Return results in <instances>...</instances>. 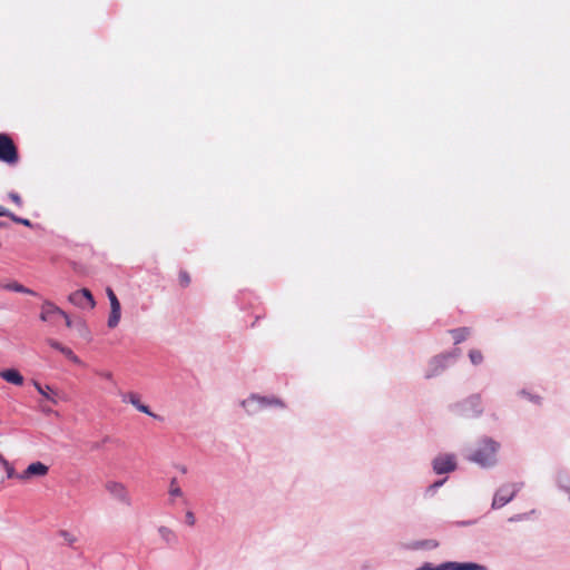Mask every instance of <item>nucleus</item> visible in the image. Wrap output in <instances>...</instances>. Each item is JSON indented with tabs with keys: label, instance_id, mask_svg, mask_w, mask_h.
<instances>
[{
	"label": "nucleus",
	"instance_id": "nucleus-33",
	"mask_svg": "<svg viewBox=\"0 0 570 570\" xmlns=\"http://www.w3.org/2000/svg\"><path fill=\"white\" fill-rule=\"evenodd\" d=\"M19 224L28 226V227L31 226V222L29 219H26V218H21V220H19Z\"/></svg>",
	"mask_w": 570,
	"mask_h": 570
},
{
	"label": "nucleus",
	"instance_id": "nucleus-19",
	"mask_svg": "<svg viewBox=\"0 0 570 570\" xmlns=\"http://www.w3.org/2000/svg\"><path fill=\"white\" fill-rule=\"evenodd\" d=\"M60 353H62L67 358H69L71 362L79 364L80 360L79 357L72 352L71 348L63 346L60 348Z\"/></svg>",
	"mask_w": 570,
	"mask_h": 570
},
{
	"label": "nucleus",
	"instance_id": "nucleus-21",
	"mask_svg": "<svg viewBox=\"0 0 570 570\" xmlns=\"http://www.w3.org/2000/svg\"><path fill=\"white\" fill-rule=\"evenodd\" d=\"M468 403H470L472 406L476 407L475 413L480 414L482 412L481 410V397L479 395H473L468 400Z\"/></svg>",
	"mask_w": 570,
	"mask_h": 570
},
{
	"label": "nucleus",
	"instance_id": "nucleus-22",
	"mask_svg": "<svg viewBox=\"0 0 570 570\" xmlns=\"http://www.w3.org/2000/svg\"><path fill=\"white\" fill-rule=\"evenodd\" d=\"M159 533L167 541H170V540L175 539V533L170 529H168L166 527H161L159 529Z\"/></svg>",
	"mask_w": 570,
	"mask_h": 570
},
{
	"label": "nucleus",
	"instance_id": "nucleus-17",
	"mask_svg": "<svg viewBox=\"0 0 570 570\" xmlns=\"http://www.w3.org/2000/svg\"><path fill=\"white\" fill-rule=\"evenodd\" d=\"M469 357H470V361L472 362V364H474V365H479L483 361V355L480 350H471L469 352Z\"/></svg>",
	"mask_w": 570,
	"mask_h": 570
},
{
	"label": "nucleus",
	"instance_id": "nucleus-15",
	"mask_svg": "<svg viewBox=\"0 0 570 570\" xmlns=\"http://www.w3.org/2000/svg\"><path fill=\"white\" fill-rule=\"evenodd\" d=\"M2 287L4 289L17 292V293H23V294H28V295H36V293L32 289L24 287L22 284H20L18 282H11L9 284L3 285Z\"/></svg>",
	"mask_w": 570,
	"mask_h": 570
},
{
	"label": "nucleus",
	"instance_id": "nucleus-30",
	"mask_svg": "<svg viewBox=\"0 0 570 570\" xmlns=\"http://www.w3.org/2000/svg\"><path fill=\"white\" fill-rule=\"evenodd\" d=\"M99 375H100L102 379H105V380H112V374H111V372H108V371H106V372H100V373H99Z\"/></svg>",
	"mask_w": 570,
	"mask_h": 570
},
{
	"label": "nucleus",
	"instance_id": "nucleus-3",
	"mask_svg": "<svg viewBox=\"0 0 570 570\" xmlns=\"http://www.w3.org/2000/svg\"><path fill=\"white\" fill-rule=\"evenodd\" d=\"M68 301L80 308H89L92 309L96 305L95 298L91 292L87 288H82L76 292H72L68 296Z\"/></svg>",
	"mask_w": 570,
	"mask_h": 570
},
{
	"label": "nucleus",
	"instance_id": "nucleus-4",
	"mask_svg": "<svg viewBox=\"0 0 570 570\" xmlns=\"http://www.w3.org/2000/svg\"><path fill=\"white\" fill-rule=\"evenodd\" d=\"M105 489L114 499L126 505L130 504V495L124 483L117 481H108L105 484Z\"/></svg>",
	"mask_w": 570,
	"mask_h": 570
},
{
	"label": "nucleus",
	"instance_id": "nucleus-11",
	"mask_svg": "<svg viewBox=\"0 0 570 570\" xmlns=\"http://www.w3.org/2000/svg\"><path fill=\"white\" fill-rule=\"evenodd\" d=\"M0 376L14 385H22L23 384V376L20 374L19 371L14 368H9L0 372Z\"/></svg>",
	"mask_w": 570,
	"mask_h": 570
},
{
	"label": "nucleus",
	"instance_id": "nucleus-2",
	"mask_svg": "<svg viewBox=\"0 0 570 570\" xmlns=\"http://www.w3.org/2000/svg\"><path fill=\"white\" fill-rule=\"evenodd\" d=\"M18 160L19 154L12 138L7 134H0V161L16 165Z\"/></svg>",
	"mask_w": 570,
	"mask_h": 570
},
{
	"label": "nucleus",
	"instance_id": "nucleus-27",
	"mask_svg": "<svg viewBox=\"0 0 570 570\" xmlns=\"http://www.w3.org/2000/svg\"><path fill=\"white\" fill-rule=\"evenodd\" d=\"M47 344L49 346H51L52 348L57 350L60 352V348H62L65 345H62L61 343H59L58 341L53 340V338H47Z\"/></svg>",
	"mask_w": 570,
	"mask_h": 570
},
{
	"label": "nucleus",
	"instance_id": "nucleus-29",
	"mask_svg": "<svg viewBox=\"0 0 570 570\" xmlns=\"http://www.w3.org/2000/svg\"><path fill=\"white\" fill-rule=\"evenodd\" d=\"M59 317H62L65 320L67 327H69V328L72 327V321L70 320L69 315L65 311H62V314H60Z\"/></svg>",
	"mask_w": 570,
	"mask_h": 570
},
{
	"label": "nucleus",
	"instance_id": "nucleus-24",
	"mask_svg": "<svg viewBox=\"0 0 570 570\" xmlns=\"http://www.w3.org/2000/svg\"><path fill=\"white\" fill-rule=\"evenodd\" d=\"M107 296L110 302V307L120 305L116 294L114 293V291L111 288H107Z\"/></svg>",
	"mask_w": 570,
	"mask_h": 570
},
{
	"label": "nucleus",
	"instance_id": "nucleus-25",
	"mask_svg": "<svg viewBox=\"0 0 570 570\" xmlns=\"http://www.w3.org/2000/svg\"><path fill=\"white\" fill-rule=\"evenodd\" d=\"M4 469H6V472H7V476L9 479L18 478L19 474H16V471H14L13 466L8 461H4Z\"/></svg>",
	"mask_w": 570,
	"mask_h": 570
},
{
	"label": "nucleus",
	"instance_id": "nucleus-9",
	"mask_svg": "<svg viewBox=\"0 0 570 570\" xmlns=\"http://www.w3.org/2000/svg\"><path fill=\"white\" fill-rule=\"evenodd\" d=\"M62 314V309L50 301H45L41 305L40 320L43 322H53L56 317Z\"/></svg>",
	"mask_w": 570,
	"mask_h": 570
},
{
	"label": "nucleus",
	"instance_id": "nucleus-36",
	"mask_svg": "<svg viewBox=\"0 0 570 570\" xmlns=\"http://www.w3.org/2000/svg\"><path fill=\"white\" fill-rule=\"evenodd\" d=\"M443 482H436L433 484L434 488L440 487Z\"/></svg>",
	"mask_w": 570,
	"mask_h": 570
},
{
	"label": "nucleus",
	"instance_id": "nucleus-35",
	"mask_svg": "<svg viewBox=\"0 0 570 570\" xmlns=\"http://www.w3.org/2000/svg\"><path fill=\"white\" fill-rule=\"evenodd\" d=\"M4 461H7L1 454H0V462L4 465Z\"/></svg>",
	"mask_w": 570,
	"mask_h": 570
},
{
	"label": "nucleus",
	"instance_id": "nucleus-34",
	"mask_svg": "<svg viewBox=\"0 0 570 570\" xmlns=\"http://www.w3.org/2000/svg\"><path fill=\"white\" fill-rule=\"evenodd\" d=\"M428 546L432 547V548H435V547H438V543L434 542V541H430V542H428Z\"/></svg>",
	"mask_w": 570,
	"mask_h": 570
},
{
	"label": "nucleus",
	"instance_id": "nucleus-1",
	"mask_svg": "<svg viewBox=\"0 0 570 570\" xmlns=\"http://www.w3.org/2000/svg\"><path fill=\"white\" fill-rule=\"evenodd\" d=\"M498 446L499 445L494 441L485 440L481 448L478 449L470 459L483 466L491 465L495 461Z\"/></svg>",
	"mask_w": 570,
	"mask_h": 570
},
{
	"label": "nucleus",
	"instance_id": "nucleus-18",
	"mask_svg": "<svg viewBox=\"0 0 570 570\" xmlns=\"http://www.w3.org/2000/svg\"><path fill=\"white\" fill-rule=\"evenodd\" d=\"M178 282L181 287L189 286L191 278L187 271H180L178 274Z\"/></svg>",
	"mask_w": 570,
	"mask_h": 570
},
{
	"label": "nucleus",
	"instance_id": "nucleus-37",
	"mask_svg": "<svg viewBox=\"0 0 570 570\" xmlns=\"http://www.w3.org/2000/svg\"><path fill=\"white\" fill-rule=\"evenodd\" d=\"M3 224L0 222V226H2Z\"/></svg>",
	"mask_w": 570,
	"mask_h": 570
},
{
	"label": "nucleus",
	"instance_id": "nucleus-5",
	"mask_svg": "<svg viewBox=\"0 0 570 570\" xmlns=\"http://www.w3.org/2000/svg\"><path fill=\"white\" fill-rule=\"evenodd\" d=\"M518 490L514 484L501 487L493 498L492 507L497 509L502 508L514 498Z\"/></svg>",
	"mask_w": 570,
	"mask_h": 570
},
{
	"label": "nucleus",
	"instance_id": "nucleus-6",
	"mask_svg": "<svg viewBox=\"0 0 570 570\" xmlns=\"http://www.w3.org/2000/svg\"><path fill=\"white\" fill-rule=\"evenodd\" d=\"M267 405H279L282 406V402L277 399H266L253 395L249 399L243 402V406L246 407L247 412L253 413L256 409H262Z\"/></svg>",
	"mask_w": 570,
	"mask_h": 570
},
{
	"label": "nucleus",
	"instance_id": "nucleus-12",
	"mask_svg": "<svg viewBox=\"0 0 570 570\" xmlns=\"http://www.w3.org/2000/svg\"><path fill=\"white\" fill-rule=\"evenodd\" d=\"M33 385L36 387V390L43 396L46 397L47 400H49L51 403L53 404H57L58 401L56 399V392L52 390L51 386L49 385H46V386H42L40 383H38L37 381L33 382Z\"/></svg>",
	"mask_w": 570,
	"mask_h": 570
},
{
	"label": "nucleus",
	"instance_id": "nucleus-16",
	"mask_svg": "<svg viewBox=\"0 0 570 570\" xmlns=\"http://www.w3.org/2000/svg\"><path fill=\"white\" fill-rule=\"evenodd\" d=\"M120 316H121V307H120V305L110 307V314H109V318H108V326L110 328H115L118 325L119 321H120Z\"/></svg>",
	"mask_w": 570,
	"mask_h": 570
},
{
	"label": "nucleus",
	"instance_id": "nucleus-23",
	"mask_svg": "<svg viewBox=\"0 0 570 570\" xmlns=\"http://www.w3.org/2000/svg\"><path fill=\"white\" fill-rule=\"evenodd\" d=\"M419 570H449L448 562L433 567L431 563H424Z\"/></svg>",
	"mask_w": 570,
	"mask_h": 570
},
{
	"label": "nucleus",
	"instance_id": "nucleus-28",
	"mask_svg": "<svg viewBox=\"0 0 570 570\" xmlns=\"http://www.w3.org/2000/svg\"><path fill=\"white\" fill-rule=\"evenodd\" d=\"M186 523L193 527L196 522L195 515L191 511H187L185 515Z\"/></svg>",
	"mask_w": 570,
	"mask_h": 570
},
{
	"label": "nucleus",
	"instance_id": "nucleus-7",
	"mask_svg": "<svg viewBox=\"0 0 570 570\" xmlns=\"http://www.w3.org/2000/svg\"><path fill=\"white\" fill-rule=\"evenodd\" d=\"M456 463L453 455H439L433 461V469L435 473L442 474L451 472L455 469Z\"/></svg>",
	"mask_w": 570,
	"mask_h": 570
},
{
	"label": "nucleus",
	"instance_id": "nucleus-26",
	"mask_svg": "<svg viewBox=\"0 0 570 570\" xmlns=\"http://www.w3.org/2000/svg\"><path fill=\"white\" fill-rule=\"evenodd\" d=\"M8 197L19 207L22 206V199L17 193H9Z\"/></svg>",
	"mask_w": 570,
	"mask_h": 570
},
{
	"label": "nucleus",
	"instance_id": "nucleus-13",
	"mask_svg": "<svg viewBox=\"0 0 570 570\" xmlns=\"http://www.w3.org/2000/svg\"><path fill=\"white\" fill-rule=\"evenodd\" d=\"M449 570H483L484 568L473 562H448Z\"/></svg>",
	"mask_w": 570,
	"mask_h": 570
},
{
	"label": "nucleus",
	"instance_id": "nucleus-32",
	"mask_svg": "<svg viewBox=\"0 0 570 570\" xmlns=\"http://www.w3.org/2000/svg\"><path fill=\"white\" fill-rule=\"evenodd\" d=\"M6 215H10V212L7 208L0 206V216L4 217Z\"/></svg>",
	"mask_w": 570,
	"mask_h": 570
},
{
	"label": "nucleus",
	"instance_id": "nucleus-14",
	"mask_svg": "<svg viewBox=\"0 0 570 570\" xmlns=\"http://www.w3.org/2000/svg\"><path fill=\"white\" fill-rule=\"evenodd\" d=\"M454 344H460L468 338L471 334V330L469 327H459L450 331Z\"/></svg>",
	"mask_w": 570,
	"mask_h": 570
},
{
	"label": "nucleus",
	"instance_id": "nucleus-10",
	"mask_svg": "<svg viewBox=\"0 0 570 570\" xmlns=\"http://www.w3.org/2000/svg\"><path fill=\"white\" fill-rule=\"evenodd\" d=\"M122 401L132 404L138 411L148 415H154L147 405L140 403V397L137 393L130 392L122 395Z\"/></svg>",
	"mask_w": 570,
	"mask_h": 570
},
{
	"label": "nucleus",
	"instance_id": "nucleus-31",
	"mask_svg": "<svg viewBox=\"0 0 570 570\" xmlns=\"http://www.w3.org/2000/svg\"><path fill=\"white\" fill-rule=\"evenodd\" d=\"M4 217H9L10 219H12L17 224H19V220H21V217L16 216L11 212H10V215H6Z\"/></svg>",
	"mask_w": 570,
	"mask_h": 570
},
{
	"label": "nucleus",
	"instance_id": "nucleus-20",
	"mask_svg": "<svg viewBox=\"0 0 570 570\" xmlns=\"http://www.w3.org/2000/svg\"><path fill=\"white\" fill-rule=\"evenodd\" d=\"M169 494L171 497H180L183 494L176 479H173L170 482Z\"/></svg>",
	"mask_w": 570,
	"mask_h": 570
},
{
	"label": "nucleus",
	"instance_id": "nucleus-8",
	"mask_svg": "<svg viewBox=\"0 0 570 570\" xmlns=\"http://www.w3.org/2000/svg\"><path fill=\"white\" fill-rule=\"evenodd\" d=\"M48 471H49V468L46 464L37 461V462L29 464L28 468L21 474L18 475V479L19 480H29L33 476H45V475H47Z\"/></svg>",
	"mask_w": 570,
	"mask_h": 570
}]
</instances>
